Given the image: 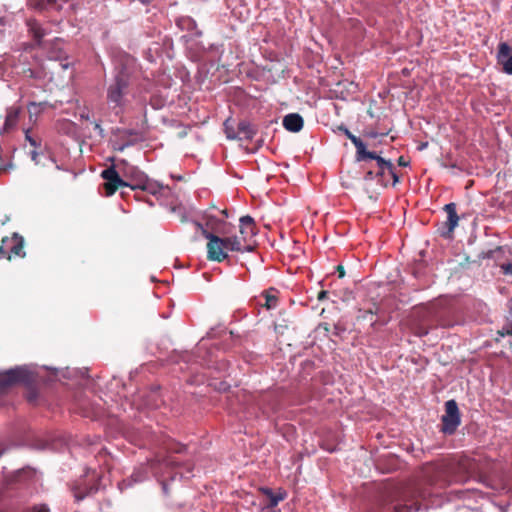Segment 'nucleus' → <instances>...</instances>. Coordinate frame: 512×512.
<instances>
[{"mask_svg":"<svg viewBox=\"0 0 512 512\" xmlns=\"http://www.w3.org/2000/svg\"><path fill=\"white\" fill-rule=\"evenodd\" d=\"M7 241L9 242L8 248L11 254L19 257L25 256L23 251L24 240L21 236L15 233L13 237L7 238Z\"/></svg>","mask_w":512,"mask_h":512,"instance_id":"nucleus-19","label":"nucleus"},{"mask_svg":"<svg viewBox=\"0 0 512 512\" xmlns=\"http://www.w3.org/2000/svg\"><path fill=\"white\" fill-rule=\"evenodd\" d=\"M162 487H163L164 492L166 493L167 492V485H166L165 482H162Z\"/></svg>","mask_w":512,"mask_h":512,"instance_id":"nucleus-47","label":"nucleus"},{"mask_svg":"<svg viewBox=\"0 0 512 512\" xmlns=\"http://www.w3.org/2000/svg\"><path fill=\"white\" fill-rule=\"evenodd\" d=\"M31 159L37 164L38 163V152L36 150L31 151Z\"/></svg>","mask_w":512,"mask_h":512,"instance_id":"nucleus-38","label":"nucleus"},{"mask_svg":"<svg viewBox=\"0 0 512 512\" xmlns=\"http://www.w3.org/2000/svg\"><path fill=\"white\" fill-rule=\"evenodd\" d=\"M261 512H279V511L276 509H265V507H264V508H262Z\"/></svg>","mask_w":512,"mask_h":512,"instance_id":"nucleus-45","label":"nucleus"},{"mask_svg":"<svg viewBox=\"0 0 512 512\" xmlns=\"http://www.w3.org/2000/svg\"><path fill=\"white\" fill-rule=\"evenodd\" d=\"M372 326H375L376 325V321H372Z\"/></svg>","mask_w":512,"mask_h":512,"instance_id":"nucleus-51","label":"nucleus"},{"mask_svg":"<svg viewBox=\"0 0 512 512\" xmlns=\"http://www.w3.org/2000/svg\"><path fill=\"white\" fill-rule=\"evenodd\" d=\"M443 210L447 214V220L442 224L439 232L442 237L449 239L452 237L453 231L457 227L460 218L457 214V205L454 202L446 204Z\"/></svg>","mask_w":512,"mask_h":512,"instance_id":"nucleus-10","label":"nucleus"},{"mask_svg":"<svg viewBox=\"0 0 512 512\" xmlns=\"http://www.w3.org/2000/svg\"><path fill=\"white\" fill-rule=\"evenodd\" d=\"M25 139L34 148H38L41 145V141L40 140H38L37 138H34V137H32L30 135V130L29 129L25 130Z\"/></svg>","mask_w":512,"mask_h":512,"instance_id":"nucleus-28","label":"nucleus"},{"mask_svg":"<svg viewBox=\"0 0 512 512\" xmlns=\"http://www.w3.org/2000/svg\"><path fill=\"white\" fill-rule=\"evenodd\" d=\"M441 422V431L444 434L452 435L455 433L461 423L458 404L455 400L451 399L445 403V413L441 417Z\"/></svg>","mask_w":512,"mask_h":512,"instance_id":"nucleus-9","label":"nucleus"},{"mask_svg":"<svg viewBox=\"0 0 512 512\" xmlns=\"http://www.w3.org/2000/svg\"><path fill=\"white\" fill-rule=\"evenodd\" d=\"M226 133H227V138H229V139H235V138H237V135H235L234 133H232V131H228V130H227V131H226Z\"/></svg>","mask_w":512,"mask_h":512,"instance_id":"nucleus-42","label":"nucleus"},{"mask_svg":"<svg viewBox=\"0 0 512 512\" xmlns=\"http://www.w3.org/2000/svg\"><path fill=\"white\" fill-rule=\"evenodd\" d=\"M409 498L393 485L385 486L376 498L378 512H409Z\"/></svg>","mask_w":512,"mask_h":512,"instance_id":"nucleus-3","label":"nucleus"},{"mask_svg":"<svg viewBox=\"0 0 512 512\" xmlns=\"http://www.w3.org/2000/svg\"><path fill=\"white\" fill-rule=\"evenodd\" d=\"M282 124L287 131L297 133L302 130L304 120L300 114L290 113L284 116Z\"/></svg>","mask_w":512,"mask_h":512,"instance_id":"nucleus-15","label":"nucleus"},{"mask_svg":"<svg viewBox=\"0 0 512 512\" xmlns=\"http://www.w3.org/2000/svg\"><path fill=\"white\" fill-rule=\"evenodd\" d=\"M326 295H327V292H326V291H321V292L319 293L318 299H319V300H321V299L325 298V297H326Z\"/></svg>","mask_w":512,"mask_h":512,"instance_id":"nucleus-44","label":"nucleus"},{"mask_svg":"<svg viewBox=\"0 0 512 512\" xmlns=\"http://www.w3.org/2000/svg\"><path fill=\"white\" fill-rule=\"evenodd\" d=\"M263 296L265 298V303L263 304V306H265L267 309H273L277 306L278 297L275 294L271 292H266Z\"/></svg>","mask_w":512,"mask_h":512,"instance_id":"nucleus-24","label":"nucleus"},{"mask_svg":"<svg viewBox=\"0 0 512 512\" xmlns=\"http://www.w3.org/2000/svg\"><path fill=\"white\" fill-rule=\"evenodd\" d=\"M344 331H345V328H344L343 326H341L340 324H336V325L334 326V332H333V334H334V335L339 336V335H341V333H342V332H344Z\"/></svg>","mask_w":512,"mask_h":512,"instance_id":"nucleus-34","label":"nucleus"},{"mask_svg":"<svg viewBox=\"0 0 512 512\" xmlns=\"http://www.w3.org/2000/svg\"><path fill=\"white\" fill-rule=\"evenodd\" d=\"M363 166L362 168L365 170V173H364V176H363V180L364 181H371V180H374L376 179V176H375V172H374V167L372 165V163H369L368 162H363Z\"/></svg>","mask_w":512,"mask_h":512,"instance_id":"nucleus-25","label":"nucleus"},{"mask_svg":"<svg viewBox=\"0 0 512 512\" xmlns=\"http://www.w3.org/2000/svg\"><path fill=\"white\" fill-rule=\"evenodd\" d=\"M10 167H11V164H8V165L0 164V171H7Z\"/></svg>","mask_w":512,"mask_h":512,"instance_id":"nucleus-43","label":"nucleus"},{"mask_svg":"<svg viewBox=\"0 0 512 512\" xmlns=\"http://www.w3.org/2000/svg\"><path fill=\"white\" fill-rule=\"evenodd\" d=\"M100 176L104 180L101 188L103 189V194L107 197L112 196L119 188L125 187L126 180L121 177L115 163L105 168Z\"/></svg>","mask_w":512,"mask_h":512,"instance_id":"nucleus-8","label":"nucleus"},{"mask_svg":"<svg viewBox=\"0 0 512 512\" xmlns=\"http://www.w3.org/2000/svg\"><path fill=\"white\" fill-rule=\"evenodd\" d=\"M21 111L22 109L20 106H11L7 108L5 122L0 130V134L9 133L16 128Z\"/></svg>","mask_w":512,"mask_h":512,"instance_id":"nucleus-13","label":"nucleus"},{"mask_svg":"<svg viewBox=\"0 0 512 512\" xmlns=\"http://www.w3.org/2000/svg\"><path fill=\"white\" fill-rule=\"evenodd\" d=\"M222 213L227 216V211L226 210H223Z\"/></svg>","mask_w":512,"mask_h":512,"instance_id":"nucleus-49","label":"nucleus"},{"mask_svg":"<svg viewBox=\"0 0 512 512\" xmlns=\"http://www.w3.org/2000/svg\"><path fill=\"white\" fill-rule=\"evenodd\" d=\"M146 478V474L143 471H136L134 472L130 479L123 480L121 483H119V488L123 490L124 488H127L131 486L132 482H142Z\"/></svg>","mask_w":512,"mask_h":512,"instance_id":"nucleus-23","label":"nucleus"},{"mask_svg":"<svg viewBox=\"0 0 512 512\" xmlns=\"http://www.w3.org/2000/svg\"><path fill=\"white\" fill-rule=\"evenodd\" d=\"M8 245H9V242L7 241V238H4L2 240V244L0 245V259H2V258L10 259L11 258V253L8 248Z\"/></svg>","mask_w":512,"mask_h":512,"instance_id":"nucleus-27","label":"nucleus"},{"mask_svg":"<svg viewBox=\"0 0 512 512\" xmlns=\"http://www.w3.org/2000/svg\"><path fill=\"white\" fill-rule=\"evenodd\" d=\"M339 131H342L345 136L350 139L356 148L355 160L362 161L365 157H371L370 151L366 149L365 143L357 136L352 134L347 127L341 125L338 127Z\"/></svg>","mask_w":512,"mask_h":512,"instance_id":"nucleus-12","label":"nucleus"},{"mask_svg":"<svg viewBox=\"0 0 512 512\" xmlns=\"http://www.w3.org/2000/svg\"><path fill=\"white\" fill-rule=\"evenodd\" d=\"M197 229L202 231V235L208 239L207 243V257L209 260L222 262L228 258V251L236 252H251L253 250L252 245H244L242 241L237 237H219L206 229L203 228L199 222H194Z\"/></svg>","mask_w":512,"mask_h":512,"instance_id":"nucleus-2","label":"nucleus"},{"mask_svg":"<svg viewBox=\"0 0 512 512\" xmlns=\"http://www.w3.org/2000/svg\"><path fill=\"white\" fill-rule=\"evenodd\" d=\"M255 135V129L247 121H241L238 124V135L239 139L251 140Z\"/></svg>","mask_w":512,"mask_h":512,"instance_id":"nucleus-20","label":"nucleus"},{"mask_svg":"<svg viewBox=\"0 0 512 512\" xmlns=\"http://www.w3.org/2000/svg\"><path fill=\"white\" fill-rule=\"evenodd\" d=\"M80 119L85 120V121H90L89 112L86 111V110L81 111L80 112Z\"/></svg>","mask_w":512,"mask_h":512,"instance_id":"nucleus-36","label":"nucleus"},{"mask_svg":"<svg viewBox=\"0 0 512 512\" xmlns=\"http://www.w3.org/2000/svg\"><path fill=\"white\" fill-rule=\"evenodd\" d=\"M337 270L339 272V277L342 278L345 275V271H344L343 267L339 265L337 267Z\"/></svg>","mask_w":512,"mask_h":512,"instance_id":"nucleus-41","label":"nucleus"},{"mask_svg":"<svg viewBox=\"0 0 512 512\" xmlns=\"http://www.w3.org/2000/svg\"><path fill=\"white\" fill-rule=\"evenodd\" d=\"M371 157H365L361 162L375 161L373 165L377 182L382 187H387L389 178L392 179V185L395 186L399 182V176L390 160H385L376 152L370 151Z\"/></svg>","mask_w":512,"mask_h":512,"instance_id":"nucleus-4","label":"nucleus"},{"mask_svg":"<svg viewBox=\"0 0 512 512\" xmlns=\"http://www.w3.org/2000/svg\"><path fill=\"white\" fill-rule=\"evenodd\" d=\"M459 467L462 469H465L467 471V473H470L472 468H471V464L468 462V461H461L459 462Z\"/></svg>","mask_w":512,"mask_h":512,"instance_id":"nucleus-33","label":"nucleus"},{"mask_svg":"<svg viewBox=\"0 0 512 512\" xmlns=\"http://www.w3.org/2000/svg\"><path fill=\"white\" fill-rule=\"evenodd\" d=\"M263 492L269 497V503L265 506V509H275L280 501L284 499L283 494H274L269 488L263 489Z\"/></svg>","mask_w":512,"mask_h":512,"instance_id":"nucleus-22","label":"nucleus"},{"mask_svg":"<svg viewBox=\"0 0 512 512\" xmlns=\"http://www.w3.org/2000/svg\"><path fill=\"white\" fill-rule=\"evenodd\" d=\"M42 8H53L57 11H60L62 9V6L58 4L57 0H46L43 5H41Z\"/></svg>","mask_w":512,"mask_h":512,"instance_id":"nucleus-29","label":"nucleus"},{"mask_svg":"<svg viewBox=\"0 0 512 512\" xmlns=\"http://www.w3.org/2000/svg\"><path fill=\"white\" fill-rule=\"evenodd\" d=\"M166 449L169 453H183L186 450V446L180 443H168Z\"/></svg>","mask_w":512,"mask_h":512,"instance_id":"nucleus-26","label":"nucleus"},{"mask_svg":"<svg viewBox=\"0 0 512 512\" xmlns=\"http://www.w3.org/2000/svg\"><path fill=\"white\" fill-rule=\"evenodd\" d=\"M141 3L143 4H150L151 2H153L154 0H139Z\"/></svg>","mask_w":512,"mask_h":512,"instance_id":"nucleus-46","label":"nucleus"},{"mask_svg":"<svg viewBox=\"0 0 512 512\" xmlns=\"http://www.w3.org/2000/svg\"><path fill=\"white\" fill-rule=\"evenodd\" d=\"M505 275H512V263H504L500 266Z\"/></svg>","mask_w":512,"mask_h":512,"instance_id":"nucleus-31","label":"nucleus"},{"mask_svg":"<svg viewBox=\"0 0 512 512\" xmlns=\"http://www.w3.org/2000/svg\"><path fill=\"white\" fill-rule=\"evenodd\" d=\"M30 512H50L49 508L45 504L35 505L31 508Z\"/></svg>","mask_w":512,"mask_h":512,"instance_id":"nucleus-30","label":"nucleus"},{"mask_svg":"<svg viewBox=\"0 0 512 512\" xmlns=\"http://www.w3.org/2000/svg\"><path fill=\"white\" fill-rule=\"evenodd\" d=\"M26 25L28 27V32L31 34L33 39L36 41L37 45H40L42 39L47 34V31L42 27V25L36 19H28L26 21Z\"/></svg>","mask_w":512,"mask_h":512,"instance_id":"nucleus-16","label":"nucleus"},{"mask_svg":"<svg viewBox=\"0 0 512 512\" xmlns=\"http://www.w3.org/2000/svg\"><path fill=\"white\" fill-rule=\"evenodd\" d=\"M35 475V470L27 467L20 469L7 477L0 488V502L12 497L11 491L14 488L27 484L35 477Z\"/></svg>","mask_w":512,"mask_h":512,"instance_id":"nucleus-7","label":"nucleus"},{"mask_svg":"<svg viewBox=\"0 0 512 512\" xmlns=\"http://www.w3.org/2000/svg\"><path fill=\"white\" fill-rule=\"evenodd\" d=\"M37 399V392L33 389V390H30L28 392V395H27V400L30 402V403H33L35 402Z\"/></svg>","mask_w":512,"mask_h":512,"instance_id":"nucleus-32","label":"nucleus"},{"mask_svg":"<svg viewBox=\"0 0 512 512\" xmlns=\"http://www.w3.org/2000/svg\"><path fill=\"white\" fill-rule=\"evenodd\" d=\"M182 464L177 461L173 456L168 455L162 458L153 459L150 461L151 469L158 473L162 468L174 469L180 467Z\"/></svg>","mask_w":512,"mask_h":512,"instance_id":"nucleus-14","label":"nucleus"},{"mask_svg":"<svg viewBox=\"0 0 512 512\" xmlns=\"http://www.w3.org/2000/svg\"><path fill=\"white\" fill-rule=\"evenodd\" d=\"M497 63L502 71L512 75V47L506 42H500L497 49Z\"/></svg>","mask_w":512,"mask_h":512,"instance_id":"nucleus-11","label":"nucleus"},{"mask_svg":"<svg viewBox=\"0 0 512 512\" xmlns=\"http://www.w3.org/2000/svg\"><path fill=\"white\" fill-rule=\"evenodd\" d=\"M96 491V488L90 486L87 487L86 485H76L72 488V492L74 495V498L77 502L83 500L86 496L94 493Z\"/></svg>","mask_w":512,"mask_h":512,"instance_id":"nucleus-21","label":"nucleus"},{"mask_svg":"<svg viewBox=\"0 0 512 512\" xmlns=\"http://www.w3.org/2000/svg\"><path fill=\"white\" fill-rule=\"evenodd\" d=\"M186 220H187L186 216H183L181 219L182 222H185Z\"/></svg>","mask_w":512,"mask_h":512,"instance_id":"nucleus-48","label":"nucleus"},{"mask_svg":"<svg viewBox=\"0 0 512 512\" xmlns=\"http://www.w3.org/2000/svg\"><path fill=\"white\" fill-rule=\"evenodd\" d=\"M133 75V59L126 58L119 62L114 69L111 82L107 87V101L112 104L113 109H119L116 113L122 112L125 105L124 97L129 91Z\"/></svg>","mask_w":512,"mask_h":512,"instance_id":"nucleus-1","label":"nucleus"},{"mask_svg":"<svg viewBox=\"0 0 512 512\" xmlns=\"http://www.w3.org/2000/svg\"><path fill=\"white\" fill-rule=\"evenodd\" d=\"M427 333H428L427 331H424L420 335H426Z\"/></svg>","mask_w":512,"mask_h":512,"instance_id":"nucleus-50","label":"nucleus"},{"mask_svg":"<svg viewBox=\"0 0 512 512\" xmlns=\"http://www.w3.org/2000/svg\"><path fill=\"white\" fill-rule=\"evenodd\" d=\"M240 233L243 235V239L245 240L249 236H253L256 234V225L254 219L249 216H242L240 218Z\"/></svg>","mask_w":512,"mask_h":512,"instance_id":"nucleus-18","label":"nucleus"},{"mask_svg":"<svg viewBox=\"0 0 512 512\" xmlns=\"http://www.w3.org/2000/svg\"><path fill=\"white\" fill-rule=\"evenodd\" d=\"M378 310H379L378 307H375V310L369 309V310L365 311V315H363V317L366 318V315H368V314H370V315L377 314Z\"/></svg>","mask_w":512,"mask_h":512,"instance_id":"nucleus-39","label":"nucleus"},{"mask_svg":"<svg viewBox=\"0 0 512 512\" xmlns=\"http://www.w3.org/2000/svg\"><path fill=\"white\" fill-rule=\"evenodd\" d=\"M135 198H136V200H138V201H145V202H147L150 206H153V202H152L150 199H148V198H144V197H143L141 194H139V193H136V194H135Z\"/></svg>","mask_w":512,"mask_h":512,"instance_id":"nucleus-35","label":"nucleus"},{"mask_svg":"<svg viewBox=\"0 0 512 512\" xmlns=\"http://www.w3.org/2000/svg\"><path fill=\"white\" fill-rule=\"evenodd\" d=\"M398 165H399V166H403V167H405V166H407V165H408V162L404 159V157H402V156H401V157H399V159H398Z\"/></svg>","mask_w":512,"mask_h":512,"instance_id":"nucleus-40","label":"nucleus"},{"mask_svg":"<svg viewBox=\"0 0 512 512\" xmlns=\"http://www.w3.org/2000/svg\"><path fill=\"white\" fill-rule=\"evenodd\" d=\"M94 129L99 132L100 135H103L104 130L102 129L100 123L98 121H94Z\"/></svg>","mask_w":512,"mask_h":512,"instance_id":"nucleus-37","label":"nucleus"},{"mask_svg":"<svg viewBox=\"0 0 512 512\" xmlns=\"http://www.w3.org/2000/svg\"><path fill=\"white\" fill-rule=\"evenodd\" d=\"M35 382V376L26 366H17L7 371L0 372V394L6 393L16 384L31 386Z\"/></svg>","mask_w":512,"mask_h":512,"instance_id":"nucleus-5","label":"nucleus"},{"mask_svg":"<svg viewBox=\"0 0 512 512\" xmlns=\"http://www.w3.org/2000/svg\"><path fill=\"white\" fill-rule=\"evenodd\" d=\"M115 165L118 169V172L120 173L121 177L124 178V180L130 181L136 176V173L140 172V170L137 167L129 164L124 159L118 160L117 162H115Z\"/></svg>","mask_w":512,"mask_h":512,"instance_id":"nucleus-17","label":"nucleus"},{"mask_svg":"<svg viewBox=\"0 0 512 512\" xmlns=\"http://www.w3.org/2000/svg\"><path fill=\"white\" fill-rule=\"evenodd\" d=\"M125 187H129L131 190H141L147 192L160 200L162 197H166L171 193L168 186H164L156 181L149 179L143 172L136 173V176L128 181L126 180Z\"/></svg>","mask_w":512,"mask_h":512,"instance_id":"nucleus-6","label":"nucleus"},{"mask_svg":"<svg viewBox=\"0 0 512 512\" xmlns=\"http://www.w3.org/2000/svg\"><path fill=\"white\" fill-rule=\"evenodd\" d=\"M187 470H188V471H191V467H190V465H188V466H187Z\"/></svg>","mask_w":512,"mask_h":512,"instance_id":"nucleus-52","label":"nucleus"}]
</instances>
